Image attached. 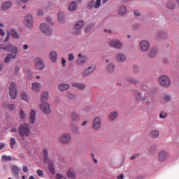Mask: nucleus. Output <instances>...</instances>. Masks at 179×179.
<instances>
[{"mask_svg":"<svg viewBox=\"0 0 179 179\" xmlns=\"http://www.w3.org/2000/svg\"><path fill=\"white\" fill-rule=\"evenodd\" d=\"M23 171H24V172H28V168H27V166H24V167H23Z\"/></svg>","mask_w":179,"mask_h":179,"instance_id":"338daca9","label":"nucleus"},{"mask_svg":"<svg viewBox=\"0 0 179 179\" xmlns=\"http://www.w3.org/2000/svg\"><path fill=\"white\" fill-rule=\"evenodd\" d=\"M71 141V135L70 134H64L59 138L61 143H69Z\"/></svg>","mask_w":179,"mask_h":179,"instance_id":"1a4fd4ad","label":"nucleus"},{"mask_svg":"<svg viewBox=\"0 0 179 179\" xmlns=\"http://www.w3.org/2000/svg\"><path fill=\"white\" fill-rule=\"evenodd\" d=\"M94 1H91V2H89L87 5V8H89L90 9H92V8H94Z\"/></svg>","mask_w":179,"mask_h":179,"instance_id":"3c124183","label":"nucleus"},{"mask_svg":"<svg viewBox=\"0 0 179 179\" xmlns=\"http://www.w3.org/2000/svg\"><path fill=\"white\" fill-rule=\"evenodd\" d=\"M43 156L44 157V162L47 164L49 161L48 159V150L47 148H45L43 150Z\"/></svg>","mask_w":179,"mask_h":179,"instance_id":"393cba45","label":"nucleus"},{"mask_svg":"<svg viewBox=\"0 0 179 179\" xmlns=\"http://www.w3.org/2000/svg\"><path fill=\"white\" fill-rule=\"evenodd\" d=\"M84 25H85L84 21H78V22L76 24L74 27V29L76 30L74 31L75 35H78L79 34H80L81 32L80 29L83 28Z\"/></svg>","mask_w":179,"mask_h":179,"instance_id":"9d476101","label":"nucleus"},{"mask_svg":"<svg viewBox=\"0 0 179 179\" xmlns=\"http://www.w3.org/2000/svg\"><path fill=\"white\" fill-rule=\"evenodd\" d=\"M56 176L57 179H62V178H64L63 175H62L61 173H57Z\"/></svg>","mask_w":179,"mask_h":179,"instance_id":"680f3d73","label":"nucleus"},{"mask_svg":"<svg viewBox=\"0 0 179 179\" xmlns=\"http://www.w3.org/2000/svg\"><path fill=\"white\" fill-rule=\"evenodd\" d=\"M71 129H72L73 134H75L76 135L78 134H79V129H78V127H76V124H75V123H73V122H72V123H71Z\"/></svg>","mask_w":179,"mask_h":179,"instance_id":"473e14b6","label":"nucleus"},{"mask_svg":"<svg viewBox=\"0 0 179 179\" xmlns=\"http://www.w3.org/2000/svg\"><path fill=\"white\" fill-rule=\"evenodd\" d=\"M109 45L110 46H113V48H117V49L122 48V43L119 40L111 41L109 42Z\"/></svg>","mask_w":179,"mask_h":179,"instance_id":"ddd939ff","label":"nucleus"},{"mask_svg":"<svg viewBox=\"0 0 179 179\" xmlns=\"http://www.w3.org/2000/svg\"><path fill=\"white\" fill-rule=\"evenodd\" d=\"M71 118L74 122H77L78 120H80V116L76 112H71Z\"/></svg>","mask_w":179,"mask_h":179,"instance_id":"412c9836","label":"nucleus"},{"mask_svg":"<svg viewBox=\"0 0 179 179\" xmlns=\"http://www.w3.org/2000/svg\"><path fill=\"white\" fill-rule=\"evenodd\" d=\"M21 98L22 99H23L24 101H28V96L26 94V92H22L21 94Z\"/></svg>","mask_w":179,"mask_h":179,"instance_id":"49530a36","label":"nucleus"},{"mask_svg":"<svg viewBox=\"0 0 179 179\" xmlns=\"http://www.w3.org/2000/svg\"><path fill=\"white\" fill-rule=\"evenodd\" d=\"M127 7L125 6H123L119 8L118 13L120 15H124L125 13H127Z\"/></svg>","mask_w":179,"mask_h":179,"instance_id":"72a5a7b5","label":"nucleus"},{"mask_svg":"<svg viewBox=\"0 0 179 179\" xmlns=\"http://www.w3.org/2000/svg\"><path fill=\"white\" fill-rule=\"evenodd\" d=\"M73 86L74 87H78V89H85V85L84 83H73Z\"/></svg>","mask_w":179,"mask_h":179,"instance_id":"f704fd0d","label":"nucleus"},{"mask_svg":"<svg viewBox=\"0 0 179 179\" xmlns=\"http://www.w3.org/2000/svg\"><path fill=\"white\" fill-rule=\"evenodd\" d=\"M138 66H134V71L136 73V72H138Z\"/></svg>","mask_w":179,"mask_h":179,"instance_id":"69168bd1","label":"nucleus"},{"mask_svg":"<svg viewBox=\"0 0 179 179\" xmlns=\"http://www.w3.org/2000/svg\"><path fill=\"white\" fill-rule=\"evenodd\" d=\"M50 59L52 62H56L57 59V53L55 50H52V52H50Z\"/></svg>","mask_w":179,"mask_h":179,"instance_id":"b1692460","label":"nucleus"},{"mask_svg":"<svg viewBox=\"0 0 179 179\" xmlns=\"http://www.w3.org/2000/svg\"><path fill=\"white\" fill-rule=\"evenodd\" d=\"M41 31L48 36H50L52 34V28H50V25L45 23L41 24Z\"/></svg>","mask_w":179,"mask_h":179,"instance_id":"20e7f679","label":"nucleus"},{"mask_svg":"<svg viewBox=\"0 0 179 179\" xmlns=\"http://www.w3.org/2000/svg\"><path fill=\"white\" fill-rule=\"evenodd\" d=\"M24 24L28 28H33L34 21L33 16L30 13H28L24 17Z\"/></svg>","mask_w":179,"mask_h":179,"instance_id":"39448f33","label":"nucleus"},{"mask_svg":"<svg viewBox=\"0 0 179 179\" xmlns=\"http://www.w3.org/2000/svg\"><path fill=\"white\" fill-rule=\"evenodd\" d=\"M73 59H74L73 53H69V57H68V61L71 62V61H73Z\"/></svg>","mask_w":179,"mask_h":179,"instance_id":"8fccbe9b","label":"nucleus"},{"mask_svg":"<svg viewBox=\"0 0 179 179\" xmlns=\"http://www.w3.org/2000/svg\"><path fill=\"white\" fill-rule=\"evenodd\" d=\"M19 171H20L19 168H17V166H16L15 165H14L12 167V173L13 175H14V176H17L19 175Z\"/></svg>","mask_w":179,"mask_h":179,"instance_id":"7c9ffc66","label":"nucleus"},{"mask_svg":"<svg viewBox=\"0 0 179 179\" xmlns=\"http://www.w3.org/2000/svg\"><path fill=\"white\" fill-rule=\"evenodd\" d=\"M134 94L136 96V101H140L141 99V94L138 91H134Z\"/></svg>","mask_w":179,"mask_h":179,"instance_id":"37998d69","label":"nucleus"},{"mask_svg":"<svg viewBox=\"0 0 179 179\" xmlns=\"http://www.w3.org/2000/svg\"><path fill=\"white\" fill-rule=\"evenodd\" d=\"M116 60L118 62H125L127 60V56L124 53H117V55H116Z\"/></svg>","mask_w":179,"mask_h":179,"instance_id":"f3484780","label":"nucleus"},{"mask_svg":"<svg viewBox=\"0 0 179 179\" xmlns=\"http://www.w3.org/2000/svg\"><path fill=\"white\" fill-rule=\"evenodd\" d=\"M35 64H36V67L38 69H44L45 68V65L42 61V59H41V58H36L35 59Z\"/></svg>","mask_w":179,"mask_h":179,"instance_id":"dca6fc26","label":"nucleus"},{"mask_svg":"<svg viewBox=\"0 0 179 179\" xmlns=\"http://www.w3.org/2000/svg\"><path fill=\"white\" fill-rule=\"evenodd\" d=\"M2 159L3 161H11L12 157H8V155H3Z\"/></svg>","mask_w":179,"mask_h":179,"instance_id":"a18cd8bd","label":"nucleus"},{"mask_svg":"<svg viewBox=\"0 0 179 179\" xmlns=\"http://www.w3.org/2000/svg\"><path fill=\"white\" fill-rule=\"evenodd\" d=\"M78 8L77 2L75 1H73V2H71L69 6V10H76Z\"/></svg>","mask_w":179,"mask_h":179,"instance_id":"cd10ccee","label":"nucleus"},{"mask_svg":"<svg viewBox=\"0 0 179 179\" xmlns=\"http://www.w3.org/2000/svg\"><path fill=\"white\" fill-rule=\"evenodd\" d=\"M166 6L169 9H175V8H176V5H175V3H174V2L173 1H169L166 3Z\"/></svg>","mask_w":179,"mask_h":179,"instance_id":"c9c22d12","label":"nucleus"},{"mask_svg":"<svg viewBox=\"0 0 179 179\" xmlns=\"http://www.w3.org/2000/svg\"><path fill=\"white\" fill-rule=\"evenodd\" d=\"M95 66H89L88 68H87V69L82 72V76H88L89 75H90V73H92V72L95 71Z\"/></svg>","mask_w":179,"mask_h":179,"instance_id":"4468645a","label":"nucleus"},{"mask_svg":"<svg viewBox=\"0 0 179 179\" xmlns=\"http://www.w3.org/2000/svg\"><path fill=\"white\" fill-rule=\"evenodd\" d=\"M96 24L92 23L90 24V25H88L87 27H85V32L88 33L90 32V31H91L92 28H93V27H95Z\"/></svg>","mask_w":179,"mask_h":179,"instance_id":"ea45409f","label":"nucleus"},{"mask_svg":"<svg viewBox=\"0 0 179 179\" xmlns=\"http://www.w3.org/2000/svg\"><path fill=\"white\" fill-rule=\"evenodd\" d=\"M127 80H128V82H131V83H135L136 85H138L139 83L138 80H137V79H135L134 78H127Z\"/></svg>","mask_w":179,"mask_h":179,"instance_id":"a19ab883","label":"nucleus"},{"mask_svg":"<svg viewBox=\"0 0 179 179\" xmlns=\"http://www.w3.org/2000/svg\"><path fill=\"white\" fill-rule=\"evenodd\" d=\"M140 153H135L134 155H132V157H131V160L134 161V159H136V157H137V156H139Z\"/></svg>","mask_w":179,"mask_h":179,"instance_id":"4d7b16f0","label":"nucleus"},{"mask_svg":"<svg viewBox=\"0 0 179 179\" xmlns=\"http://www.w3.org/2000/svg\"><path fill=\"white\" fill-rule=\"evenodd\" d=\"M39 108L41 109L42 112H43L46 115L50 114L51 112L50 105V103H48V102H43L41 103Z\"/></svg>","mask_w":179,"mask_h":179,"instance_id":"423d86ee","label":"nucleus"},{"mask_svg":"<svg viewBox=\"0 0 179 179\" xmlns=\"http://www.w3.org/2000/svg\"><path fill=\"white\" fill-rule=\"evenodd\" d=\"M11 6H12V2H10V1H8L6 2H3V3H2V9L3 10H7L10 8H11Z\"/></svg>","mask_w":179,"mask_h":179,"instance_id":"5701e85b","label":"nucleus"},{"mask_svg":"<svg viewBox=\"0 0 179 179\" xmlns=\"http://www.w3.org/2000/svg\"><path fill=\"white\" fill-rule=\"evenodd\" d=\"M169 156V155L167 150H161L159 153V161L163 162L164 161H166V159H168Z\"/></svg>","mask_w":179,"mask_h":179,"instance_id":"9b49d317","label":"nucleus"},{"mask_svg":"<svg viewBox=\"0 0 179 179\" xmlns=\"http://www.w3.org/2000/svg\"><path fill=\"white\" fill-rule=\"evenodd\" d=\"M171 101V96L169 95H166V96L164 97V102H169Z\"/></svg>","mask_w":179,"mask_h":179,"instance_id":"5fc2aeb1","label":"nucleus"},{"mask_svg":"<svg viewBox=\"0 0 179 179\" xmlns=\"http://www.w3.org/2000/svg\"><path fill=\"white\" fill-rule=\"evenodd\" d=\"M117 179H124V174L121 173L119 176H117Z\"/></svg>","mask_w":179,"mask_h":179,"instance_id":"e2e57ef3","label":"nucleus"},{"mask_svg":"<svg viewBox=\"0 0 179 179\" xmlns=\"http://www.w3.org/2000/svg\"><path fill=\"white\" fill-rule=\"evenodd\" d=\"M37 173H38V176H43V171H42L41 169H38Z\"/></svg>","mask_w":179,"mask_h":179,"instance_id":"6e6d98bb","label":"nucleus"},{"mask_svg":"<svg viewBox=\"0 0 179 179\" xmlns=\"http://www.w3.org/2000/svg\"><path fill=\"white\" fill-rule=\"evenodd\" d=\"M67 98L69 99H75V95H73V94L68 93L67 94Z\"/></svg>","mask_w":179,"mask_h":179,"instance_id":"864d4df0","label":"nucleus"},{"mask_svg":"<svg viewBox=\"0 0 179 179\" xmlns=\"http://www.w3.org/2000/svg\"><path fill=\"white\" fill-rule=\"evenodd\" d=\"M36 110L34 109H31L30 114L29 115V120L31 122V124L34 125L35 124V118H36Z\"/></svg>","mask_w":179,"mask_h":179,"instance_id":"2eb2a0df","label":"nucleus"},{"mask_svg":"<svg viewBox=\"0 0 179 179\" xmlns=\"http://www.w3.org/2000/svg\"><path fill=\"white\" fill-rule=\"evenodd\" d=\"M87 61L86 56H81V58H78L76 61L78 65H84Z\"/></svg>","mask_w":179,"mask_h":179,"instance_id":"a878e982","label":"nucleus"},{"mask_svg":"<svg viewBox=\"0 0 179 179\" xmlns=\"http://www.w3.org/2000/svg\"><path fill=\"white\" fill-rule=\"evenodd\" d=\"M20 116L21 119H25L27 117V115H26L24 110H22V109H21L20 110Z\"/></svg>","mask_w":179,"mask_h":179,"instance_id":"c03bdc74","label":"nucleus"},{"mask_svg":"<svg viewBox=\"0 0 179 179\" xmlns=\"http://www.w3.org/2000/svg\"><path fill=\"white\" fill-rule=\"evenodd\" d=\"M70 85L69 83H59L58 89L59 90H66V89H69Z\"/></svg>","mask_w":179,"mask_h":179,"instance_id":"4be33fe9","label":"nucleus"},{"mask_svg":"<svg viewBox=\"0 0 179 179\" xmlns=\"http://www.w3.org/2000/svg\"><path fill=\"white\" fill-rule=\"evenodd\" d=\"M62 62L63 66H66V59H64V58L62 59Z\"/></svg>","mask_w":179,"mask_h":179,"instance_id":"052dcab7","label":"nucleus"},{"mask_svg":"<svg viewBox=\"0 0 179 179\" xmlns=\"http://www.w3.org/2000/svg\"><path fill=\"white\" fill-rule=\"evenodd\" d=\"M10 32H8V34H7V36H6V39H5V42H8V41H9V39H10Z\"/></svg>","mask_w":179,"mask_h":179,"instance_id":"bf43d9fd","label":"nucleus"},{"mask_svg":"<svg viewBox=\"0 0 179 179\" xmlns=\"http://www.w3.org/2000/svg\"><path fill=\"white\" fill-rule=\"evenodd\" d=\"M48 166H49V170L51 173H55V168H54V162H48Z\"/></svg>","mask_w":179,"mask_h":179,"instance_id":"e433bc0d","label":"nucleus"},{"mask_svg":"<svg viewBox=\"0 0 179 179\" xmlns=\"http://www.w3.org/2000/svg\"><path fill=\"white\" fill-rule=\"evenodd\" d=\"M101 2V0H96V3L94 4V8H100Z\"/></svg>","mask_w":179,"mask_h":179,"instance_id":"de8ad7c7","label":"nucleus"},{"mask_svg":"<svg viewBox=\"0 0 179 179\" xmlns=\"http://www.w3.org/2000/svg\"><path fill=\"white\" fill-rule=\"evenodd\" d=\"M140 48H141V50L147 52L150 48V44L148 41H141L140 42Z\"/></svg>","mask_w":179,"mask_h":179,"instance_id":"f8f14e48","label":"nucleus"},{"mask_svg":"<svg viewBox=\"0 0 179 179\" xmlns=\"http://www.w3.org/2000/svg\"><path fill=\"white\" fill-rule=\"evenodd\" d=\"M40 87H41V83H38V82H33L32 90L34 91V92H39Z\"/></svg>","mask_w":179,"mask_h":179,"instance_id":"6ab92c4d","label":"nucleus"},{"mask_svg":"<svg viewBox=\"0 0 179 179\" xmlns=\"http://www.w3.org/2000/svg\"><path fill=\"white\" fill-rule=\"evenodd\" d=\"M158 81L162 86H169V85H171V80L169 76L166 75L160 76V78L158 79Z\"/></svg>","mask_w":179,"mask_h":179,"instance_id":"0eeeda50","label":"nucleus"},{"mask_svg":"<svg viewBox=\"0 0 179 179\" xmlns=\"http://www.w3.org/2000/svg\"><path fill=\"white\" fill-rule=\"evenodd\" d=\"M6 49L8 52H10L11 50V53H8L6 57L4 59V62L6 64H8L10 62V59H15L17 55L18 49L16 48V46H13L11 44L6 45V46H0V49Z\"/></svg>","mask_w":179,"mask_h":179,"instance_id":"f257e3e1","label":"nucleus"},{"mask_svg":"<svg viewBox=\"0 0 179 179\" xmlns=\"http://www.w3.org/2000/svg\"><path fill=\"white\" fill-rule=\"evenodd\" d=\"M57 17L60 24H64V22H65V16L64 15V12H62V11L58 12Z\"/></svg>","mask_w":179,"mask_h":179,"instance_id":"aec40b11","label":"nucleus"},{"mask_svg":"<svg viewBox=\"0 0 179 179\" xmlns=\"http://www.w3.org/2000/svg\"><path fill=\"white\" fill-rule=\"evenodd\" d=\"M157 53V49H156V48H154L153 49H152L149 53V57L150 58H155V57H156Z\"/></svg>","mask_w":179,"mask_h":179,"instance_id":"2f4dec72","label":"nucleus"},{"mask_svg":"<svg viewBox=\"0 0 179 179\" xmlns=\"http://www.w3.org/2000/svg\"><path fill=\"white\" fill-rule=\"evenodd\" d=\"M157 150V146H151L150 149V153H154L155 152H156Z\"/></svg>","mask_w":179,"mask_h":179,"instance_id":"603ef678","label":"nucleus"},{"mask_svg":"<svg viewBox=\"0 0 179 179\" xmlns=\"http://www.w3.org/2000/svg\"><path fill=\"white\" fill-rule=\"evenodd\" d=\"M117 116H118L117 112H111L109 114L108 117L110 120H115V119H117Z\"/></svg>","mask_w":179,"mask_h":179,"instance_id":"c756f323","label":"nucleus"},{"mask_svg":"<svg viewBox=\"0 0 179 179\" xmlns=\"http://www.w3.org/2000/svg\"><path fill=\"white\" fill-rule=\"evenodd\" d=\"M10 142V146L11 149H15L14 145L16 143V139H15V138H11Z\"/></svg>","mask_w":179,"mask_h":179,"instance_id":"79ce46f5","label":"nucleus"},{"mask_svg":"<svg viewBox=\"0 0 179 179\" xmlns=\"http://www.w3.org/2000/svg\"><path fill=\"white\" fill-rule=\"evenodd\" d=\"M9 95L12 99H15L17 95L16 83L11 82L9 86Z\"/></svg>","mask_w":179,"mask_h":179,"instance_id":"7ed1b4c3","label":"nucleus"},{"mask_svg":"<svg viewBox=\"0 0 179 179\" xmlns=\"http://www.w3.org/2000/svg\"><path fill=\"white\" fill-rule=\"evenodd\" d=\"M115 65H114V64H110L109 65H108V66H106V71L109 73H113L115 71Z\"/></svg>","mask_w":179,"mask_h":179,"instance_id":"c85d7f7f","label":"nucleus"},{"mask_svg":"<svg viewBox=\"0 0 179 179\" xmlns=\"http://www.w3.org/2000/svg\"><path fill=\"white\" fill-rule=\"evenodd\" d=\"M10 34L13 38H20L19 34H17V32L15 29H12L10 31Z\"/></svg>","mask_w":179,"mask_h":179,"instance_id":"58836bf2","label":"nucleus"},{"mask_svg":"<svg viewBox=\"0 0 179 179\" xmlns=\"http://www.w3.org/2000/svg\"><path fill=\"white\" fill-rule=\"evenodd\" d=\"M18 131L22 138H24V136H29L30 129L29 124H27V123H22V124L18 127Z\"/></svg>","mask_w":179,"mask_h":179,"instance_id":"f03ea898","label":"nucleus"},{"mask_svg":"<svg viewBox=\"0 0 179 179\" xmlns=\"http://www.w3.org/2000/svg\"><path fill=\"white\" fill-rule=\"evenodd\" d=\"M101 124H102V122H101V117H99V116H96V117H94L93 120V124H92L93 129H94L95 131H98L99 129H100L101 127Z\"/></svg>","mask_w":179,"mask_h":179,"instance_id":"6e6552de","label":"nucleus"},{"mask_svg":"<svg viewBox=\"0 0 179 179\" xmlns=\"http://www.w3.org/2000/svg\"><path fill=\"white\" fill-rule=\"evenodd\" d=\"M19 71H20L19 66H16V68L15 69V73H17Z\"/></svg>","mask_w":179,"mask_h":179,"instance_id":"0e129e2a","label":"nucleus"},{"mask_svg":"<svg viewBox=\"0 0 179 179\" xmlns=\"http://www.w3.org/2000/svg\"><path fill=\"white\" fill-rule=\"evenodd\" d=\"M66 176L71 179H75L76 176L75 171L73 169H68Z\"/></svg>","mask_w":179,"mask_h":179,"instance_id":"a211bd4d","label":"nucleus"},{"mask_svg":"<svg viewBox=\"0 0 179 179\" xmlns=\"http://www.w3.org/2000/svg\"><path fill=\"white\" fill-rule=\"evenodd\" d=\"M49 94L48 92H43L41 98V101L42 103L47 102L48 101Z\"/></svg>","mask_w":179,"mask_h":179,"instance_id":"bb28decb","label":"nucleus"},{"mask_svg":"<svg viewBox=\"0 0 179 179\" xmlns=\"http://www.w3.org/2000/svg\"><path fill=\"white\" fill-rule=\"evenodd\" d=\"M8 108L10 110H13L15 109V105L14 104H10L8 106Z\"/></svg>","mask_w":179,"mask_h":179,"instance_id":"13d9d810","label":"nucleus"},{"mask_svg":"<svg viewBox=\"0 0 179 179\" xmlns=\"http://www.w3.org/2000/svg\"><path fill=\"white\" fill-rule=\"evenodd\" d=\"M159 136V131L153 130L150 132V136L152 138H157Z\"/></svg>","mask_w":179,"mask_h":179,"instance_id":"4c0bfd02","label":"nucleus"},{"mask_svg":"<svg viewBox=\"0 0 179 179\" xmlns=\"http://www.w3.org/2000/svg\"><path fill=\"white\" fill-rule=\"evenodd\" d=\"M11 132H17V128L15 127L11 128Z\"/></svg>","mask_w":179,"mask_h":179,"instance_id":"774afa93","label":"nucleus"},{"mask_svg":"<svg viewBox=\"0 0 179 179\" xmlns=\"http://www.w3.org/2000/svg\"><path fill=\"white\" fill-rule=\"evenodd\" d=\"M167 117V113L162 110L159 114V117L164 118Z\"/></svg>","mask_w":179,"mask_h":179,"instance_id":"09e8293b","label":"nucleus"}]
</instances>
